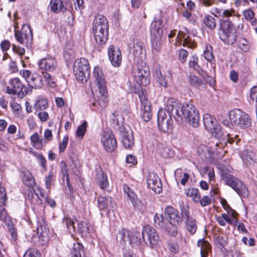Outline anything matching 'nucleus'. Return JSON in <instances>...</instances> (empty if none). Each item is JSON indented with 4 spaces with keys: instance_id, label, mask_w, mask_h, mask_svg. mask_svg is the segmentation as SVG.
Masks as SVG:
<instances>
[{
    "instance_id": "f257e3e1",
    "label": "nucleus",
    "mask_w": 257,
    "mask_h": 257,
    "mask_svg": "<svg viewBox=\"0 0 257 257\" xmlns=\"http://www.w3.org/2000/svg\"><path fill=\"white\" fill-rule=\"evenodd\" d=\"M184 119L186 120L189 124L194 127L199 126L200 120L199 113L192 104L189 103L184 104V108L179 116H177L176 121L179 124H181Z\"/></svg>"
},
{
    "instance_id": "f03ea898",
    "label": "nucleus",
    "mask_w": 257,
    "mask_h": 257,
    "mask_svg": "<svg viewBox=\"0 0 257 257\" xmlns=\"http://www.w3.org/2000/svg\"><path fill=\"white\" fill-rule=\"evenodd\" d=\"M95 81L97 84L101 97L92 103V105L96 106L99 104L101 107H105L107 103V91L106 87L105 78L102 71L98 66L95 67L93 72Z\"/></svg>"
},
{
    "instance_id": "7ed1b4c3",
    "label": "nucleus",
    "mask_w": 257,
    "mask_h": 257,
    "mask_svg": "<svg viewBox=\"0 0 257 257\" xmlns=\"http://www.w3.org/2000/svg\"><path fill=\"white\" fill-rule=\"evenodd\" d=\"M222 179L226 185L231 187L239 196L243 197L248 196L249 193L246 186L236 177L228 173H223Z\"/></svg>"
},
{
    "instance_id": "20e7f679",
    "label": "nucleus",
    "mask_w": 257,
    "mask_h": 257,
    "mask_svg": "<svg viewBox=\"0 0 257 257\" xmlns=\"http://www.w3.org/2000/svg\"><path fill=\"white\" fill-rule=\"evenodd\" d=\"M136 63L133 70L135 78L140 85H147L150 83L149 67L143 61Z\"/></svg>"
},
{
    "instance_id": "39448f33",
    "label": "nucleus",
    "mask_w": 257,
    "mask_h": 257,
    "mask_svg": "<svg viewBox=\"0 0 257 257\" xmlns=\"http://www.w3.org/2000/svg\"><path fill=\"white\" fill-rule=\"evenodd\" d=\"M74 71L77 80L81 82H86L90 74V66L88 60L81 58L75 61Z\"/></svg>"
},
{
    "instance_id": "423d86ee",
    "label": "nucleus",
    "mask_w": 257,
    "mask_h": 257,
    "mask_svg": "<svg viewBox=\"0 0 257 257\" xmlns=\"http://www.w3.org/2000/svg\"><path fill=\"white\" fill-rule=\"evenodd\" d=\"M228 115L232 124L237 125L242 128L248 127L250 125L249 116L239 109L230 110Z\"/></svg>"
},
{
    "instance_id": "0eeeda50",
    "label": "nucleus",
    "mask_w": 257,
    "mask_h": 257,
    "mask_svg": "<svg viewBox=\"0 0 257 257\" xmlns=\"http://www.w3.org/2000/svg\"><path fill=\"white\" fill-rule=\"evenodd\" d=\"M142 237L147 244L152 248H156L160 241L159 235L155 228L150 225L144 226L142 230Z\"/></svg>"
},
{
    "instance_id": "6e6552de",
    "label": "nucleus",
    "mask_w": 257,
    "mask_h": 257,
    "mask_svg": "<svg viewBox=\"0 0 257 257\" xmlns=\"http://www.w3.org/2000/svg\"><path fill=\"white\" fill-rule=\"evenodd\" d=\"M236 35L235 29L230 21L224 22L222 26V33L220 34V39L227 44H233L235 41Z\"/></svg>"
},
{
    "instance_id": "1a4fd4ad",
    "label": "nucleus",
    "mask_w": 257,
    "mask_h": 257,
    "mask_svg": "<svg viewBox=\"0 0 257 257\" xmlns=\"http://www.w3.org/2000/svg\"><path fill=\"white\" fill-rule=\"evenodd\" d=\"M173 121L170 113L166 109H160L158 112V124L159 129L165 133H169L173 127Z\"/></svg>"
},
{
    "instance_id": "9d476101",
    "label": "nucleus",
    "mask_w": 257,
    "mask_h": 257,
    "mask_svg": "<svg viewBox=\"0 0 257 257\" xmlns=\"http://www.w3.org/2000/svg\"><path fill=\"white\" fill-rule=\"evenodd\" d=\"M203 123L206 129L217 138L222 136L221 128L216 119L209 113L203 116Z\"/></svg>"
},
{
    "instance_id": "9b49d317",
    "label": "nucleus",
    "mask_w": 257,
    "mask_h": 257,
    "mask_svg": "<svg viewBox=\"0 0 257 257\" xmlns=\"http://www.w3.org/2000/svg\"><path fill=\"white\" fill-rule=\"evenodd\" d=\"M223 148L224 145L222 143H216L215 144L210 146L209 148L205 145H201L198 148L197 152L201 156L205 155L206 153L208 152L210 155H216L218 158H221L226 153V151H223Z\"/></svg>"
},
{
    "instance_id": "f8f14e48",
    "label": "nucleus",
    "mask_w": 257,
    "mask_h": 257,
    "mask_svg": "<svg viewBox=\"0 0 257 257\" xmlns=\"http://www.w3.org/2000/svg\"><path fill=\"white\" fill-rule=\"evenodd\" d=\"M15 37L21 44L31 43L33 40V34L30 26L24 24L21 31L15 30Z\"/></svg>"
},
{
    "instance_id": "ddd939ff",
    "label": "nucleus",
    "mask_w": 257,
    "mask_h": 257,
    "mask_svg": "<svg viewBox=\"0 0 257 257\" xmlns=\"http://www.w3.org/2000/svg\"><path fill=\"white\" fill-rule=\"evenodd\" d=\"M166 105L167 107L166 111L169 113L171 112V115L176 121L177 116H179V115H180L184 108V104H182L175 98L169 97L167 98Z\"/></svg>"
},
{
    "instance_id": "4468645a",
    "label": "nucleus",
    "mask_w": 257,
    "mask_h": 257,
    "mask_svg": "<svg viewBox=\"0 0 257 257\" xmlns=\"http://www.w3.org/2000/svg\"><path fill=\"white\" fill-rule=\"evenodd\" d=\"M101 142L107 152H111L117 147L116 140L111 132H104L101 134Z\"/></svg>"
},
{
    "instance_id": "2eb2a0df",
    "label": "nucleus",
    "mask_w": 257,
    "mask_h": 257,
    "mask_svg": "<svg viewBox=\"0 0 257 257\" xmlns=\"http://www.w3.org/2000/svg\"><path fill=\"white\" fill-rule=\"evenodd\" d=\"M123 191L127 195V202L129 203L130 201L135 209L140 211H143L144 209V205L142 202L138 199L137 195L130 187L124 185L123 186Z\"/></svg>"
},
{
    "instance_id": "dca6fc26",
    "label": "nucleus",
    "mask_w": 257,
    "mask_h": 257,
    "mask_svg": "<svg viewBox=\"0 0 257 257\" xmlns=\"http://www.w3.org/2000/svg\"><path fill=\"white\" fill-rule=\"evenodd\" d=\"M11 87H7V92L10 94L28 93L29 89L22 84L20 80L18 78L11 79L9 82Z\"/></svg>"
},
{
    "instance_id": "f3484780",
    "label": "nucleus",
    "mask_w": 257,
    "mask_h": 257,
    "mask_svg": "<svg viewBox=\"0 0 257 257\" xmlns=\"http://www.w3.org/2000/svg\"><path fill=\"white\" fill-rule=\"evenodd\" d=\"M97 205L100 210L105 212L113 211L115 206L114 200L109 196L104 195L98 197Z\"/></svg>"
},
{
    "instance_id": "a211bd4d",
    "label": "nucleus",
    "mask_w": 257,
    "mask_h": 257,
    "mask_svg": "<svg viewBox=\"0 0 257 257\" xmlns=\"http://www.w3.org/2000/svg\"><path fill=\"white\" fill-rule=\"evenodd\" d=\"M166 218L171 225H178L182 221V213L172 206H167L165 209Z\"/></svg>"
},
{
    "instance_id": "6ab92c4d",
    "label": "nucleus",
    "mask_w": 257,
    "mask_h": 257,
    "mask_svg": "<svg viewBox=\"0 0 257 257\" xmlns=\"http://www.w3.org/2000/svg\"><path fill=\"white\" fill-rule=\"evenodd\" d=\"M139 96L141 102V116L145 121H149L152 117L151 103L143 94H139Z\"/></svg>"
},
{
    "instance_id": "aec40b11",
    "label": "nucleus",
    "mask_w": 257,
    "mask_h": 257,
    "mask_svg": "<svg viewBox=\"0 0 257 257\" xmlns=\"http://www.w3.org/2000/svg\"><path fill=\"white\" fill-rule=\"evenodd\" d=\"M108 58L111 64L114 67H119L121 63L122 56L120 50L114 45H110L108 48Z\"/></svg>"
},
{
    "instance_id": "412c9836",
    "label": "nucleus",
    "mask_w": 257,
    "mask_h": 257,
    "mask_svg": "<svg viewBox=\"0 0 257 257\" xmlns=\"http://www.w3.org/2000/svg\"><path fill=\"white\" fill-rule=\"evenodd\" d=\"M93 32H108V23L103 15H98L95 17L92 26Z\"/></svg>"
},
{
    "instance_id": "4be33fe9",
    "label": "nucleus",
    "mask_w": 257,
    "mask_h": 257,
    "mask_svg": "<svg viewBox=\"0 0 257 257\" xmlns=\"http://www.w3.org/2000/svg\"><path fill=\"white\" fill-rule=\"evenodd\" d=\"M182 216L186 220V228L191 234H194L197 230V221L192 217L188 211V208L183 206L182 208Z\"/></svg>"
},
{
    "instance_id": "5701e85b",
    "label": "nucleus",
    "mask_w": 257,
    "mask_h": 257,
    "mask_svg": "<svg viewBox=\"0 0 257 257\" xmlns=\"http://www.w3.org/2000/svg\"><path fill=\"white\" fill-rule=\"evenodd\" d=\"M131 51L135 62L143 61L144 57V52L145 51L143 42L139 39H134L133 40V47Z\"/></svg>"
},
{
    "instance_id": "b1692460",
    "label": "nucleus",
    "mask_w": 257,
    "mask_h": 257,
    "mask_svg": "<svg viewBox=\"0 0 257 257\" xmlns=\"http://www.w3.org/2000/svg\"><path fill=\"white\" fill-rule=\"evenodd\" d=\"M147 185L149 188L157 193H160L162 190V183L159 177L154 173H150L147 178Z\"/></svg>"
},
{
    "instance_id": "393cba45",
    "label": "nucleus",
    "mask_w": 257,
    "mask_h": 257,
    "mask_svg": "<svg viewBox=\"0 0 257 257\" xmlns=\"http://www.w3.org/2000/svg\"><path fill=\"white\" fill-rule=\"evenodd\" d=\"M57 62L55 59L48 57L41 59L39 62V67L46 71H52L57 67Z\"/></svg>"
},
{
    "instance_id": "a878e982",
    "label": "nucleus",
    "mask_w": 257,
    "mask_h": 257,
    "mask_svg": "<svg viewBox=\"0 0 257 257\" xmlns=\"http://www.w3.org/2000/svg\"><path fill=\"white\" fill-rule=\"evenodd\" d=\"M163 21L161 20H157L155 18L151 25V36H162L163 33Z\"/></svg>"
},
{
    "instance_id": "bb28decb",
    "label": "nucleus",
    "mask_w": 257,
    "mask_h": 257,
    "mask_svg": "<svg viewBox=\"0 0 257 257\" xmlns=\"http://www.w3.org/2000/svg\"><path fill=\"white\" fill-rule=\"evenodd\" d=\"M122 144L125 148H131L134 145V137L131 130L122 132Z\"/></svg>"
},
{
    "instance_id": "cd10ccee",
    "label": "nucleus",
    "mask_w": 257,
    "mask_h": 257,
    "mask_svg": "<svg viewBox=\"0 0 257 257\" xmlns=\"http://www.w3.org/2000/svg\"><path fill=\"white\" fill-rule=\"evenodd\" d=\"M29 86L32 88L38 89L41 88L43 85L42 78L37 74H33L29 80H28Z\"/></svg>"
},
{
    "instance_id": "c85d7f7f",
    "label": "nucleus",
    "mask_w": 257,
    "mask_h": 257,
    "mask_svg": "<svg viewBox=\"0 0 257 257\" xmlns=\"http://www.w3.org/2000/svg\"><path fill=\"white\" fill-rule=\"evenodd\" d=\"M240 156L243 163L246 165L248 163L254 162L256 160L255 153L249 149L243 150L241 153Z\"/></svg>"
},
{
    "instance_id": "c756f323",
    "label": "nucleus",
    "mask_w": 257,
    "mask_h": 257,
    "mask_svg": "<svg viewBox=\"0 0 257 257\" xmlns=\"http://www.w3.org/2000/svg\"><path fill=\"white\" fill-rule=\"evenodd\" d=\"M77 230L83 236H87L92 231V226L85 221H81L77 225Z\"/></svg>"
},
{
    "instance_id": "7c9ffc66",
    "label": "nucleus",
    "mask_w": 257,
    "mask_h": 257,
    "mask_svg": "<svg viewBox=\"0 0 257 257\" xmlns=\"http://www.w3.org/2000/svg\"><path fill=\"white\" fill-rule=\"evenodd\" d=\"M157 151L164 158H171L174 155L173 150L162 144H158Z\"/></svg>"
},
{
    "instance_id": "2f4dec72",
    "label": "nucleus",
    "mask_w": 257,
    "mask_h": 257,
    "mask_svg": "<svg viewBox=\"0 0 257 257\" xmlns=\"http://www.w3.org/2000/svg\"><path fill=\"white\" fill-rule=\"evenodd\" d=\"M197 245L199 247H200V253L201 257H207L209 251L211 249V247L209 242L204 238H202L198 241Z\"/></svg>"
},
{
    "instance_id": "473e14b6",
    "label": "nucleus",
    "mask_w": 257,
    "mask_h": 257,
    "mask_svg": "<svg viewBox=\"0 0 257 257\" xmlns=\"http://www.w3.org/2000/svg\"><path fill=\"white\" fill-rule=\"evenodd\" d=\"M96 182L98 185L102 189H104L108 185L107 175L101 170L96 174Z\"/></svg>"
},
{
    "instance_id": "72a5a7b5",
    "label": "nucleus",
    "mask_w": 257,
    "mask_h": 257,
    "mask_svg": "<svg viewBox=\"0 0 257 257\" xmlns=\"http://www.w3.org/2000/svg\"><path fill=\"white\" fill-rule=\"evenodd\" d=\"M50 4L51 9L54 13H64L67 10L66 7L64 6L63 2L61 0H52Z\"/></svg>"
},
{
    "instance_id": "f704fd0d",
    "label": "nucleus",
    "mask_w": 257,
    "mask_h": 257,
    "mask_svg": "<svg viewBox=\"0 0 257 257\" xmlns=\"http://www.w3.org/2000/svg\"><path fill=\"white\" fill-rule=\"evenodd\" d=\"M83 248L81 243L79 242L74 243L71 249V257H82V253L84 251Z\"/></svg>"
},
{
    "instance_id": "c9c22d12",
    "label": "nucleus",
    "mask_w": 257,
    "mask_h": 257,
    "mask_svg": "<svg viewBox=\"0 0 257 257\" xmlns=\"http://www.w3.org/2000/svg\"><path fill=\"white\" fill-rule=\"evenodd\" d=\"M96 43L99 45L105 44L108 39V32H93Z\"/></svg>"
},
{
    "instance_id": "e433bc0d",
    "label": "nucleus",
    "mask_w": 257,
    "mask_h": 257,
    "mask_svg": "<svg viewBox=\"0 0 257 257\" xmlns=\"http://www.w3.org/2000/svg\"><path fill=\"white\" fill-rule=\"evenodd\" d=\"M23 181L25 184L29 187H33L35 185V180L31 172L29 171L24 173Z\"/></svg>"
},
{
    "instance_id": "4c0bfd02",
    "label": "nucleus",
    "mask_w": 257,
    "mask_h": 257,
    "mask_svg": "<svg viewBox=\"0 0 257 257\" xmlns=\"http://www.w3.org/2000/svg\"><path fill=\"white\" fill-rule=\"evenodd\" d=\"M156 77L157 81L163 86L166 87L168 86V80L170 79L169 74H164L160 70L156 71Z\"/></svg>"
},
{
    "instance_id": "58836bf2",
    "label": "nucleus",
    "mask_w": 257,
    "mask_h": 257,
    "mask_svg": "<svg viewBox=\"0 0 257 257\" xmlns=\"http://www.w3.org/2000/svg\"><path fill=\"white\" fill-rule=\"evenodd\" d=\"M130 235L128 230L125 228H122L118 231L116 235V238L117 240L123 244L127 241H128Z\"/></svg>"
},
{
    "instance_id": "ea45409f",
    "label": "nucleus",
    "mask_w": 257,
    "mask_h": 257,
    "mask_svg": "<svg viewBox=\"0 0 257 257\" xmlns=\"http://www.w3.org/2000/svg\"><path fill=\"white\" fill-rule=\"evenodd\" d=\"M203 23L210 30L214 29L216 26L215 19L210 15L206 16L203 18Z\"/></svg>"
},
{
    "instance_id": "a19ab883",
    "label": "nucleus",
    "mask_w": 257,
    "mask_h": 257,
    "mask_svg": "<svg viewBox=\"0 0 257 257\" xmlns=\"http://www.w3.org/2000/svg\"><path fill=\"white\" fill-rule=\"evenodd\" d=\"M161 37L162 36H151L152 47L157 52L160 51L161 49Z\"/></svg>"
},
{
    "instance_id": "79ce46f5",
    "label": "nucleus",
    "mask_w": 257,
    "mask_h": 257,
    "mask_svg": "<svg viewBox=\"0 0 257 257\" xmlns=\"http://www.w3.org/2000/svg\"><path fill=\"white\" fill-rule=\"evenodd\" d=\"M63 223L66 225L68 231L71 234L73 235L74 233L76 231L75 226L74 225V222L68 217H65L63 219Z\"/></svg>"
},
{
    "instance_id": "37998d69",
    "label": "nucleus",
    "mask_w": 257,
    "mask_h": 257,
    "mask_svg": "<svg viewBox=\"0 0 257 257\" xmlns=\"http://www.w3.org/2000/svg\"><path fill=\"white\" fill-rule=\"evenodd\" d=\"M37 233L40 237L41 236H44V234H47L48 228L45 222L43 220L39 221L37 223Z\"/></svg>"
},
{
    "instance_id": "c03bdc74",
    "label": "nucleus",
    "mask_w": 257,
    "mask_h": 257,
    "mask_svg": "<svg viewBox=\"0 0 257 257\" xmlns=\"http://www.w3.org/2000/svg\"><path fill=\"white\" fill-rule=\"evenodd\" d=\"M242 15L246 20L249 21L253 26L256 25V20L254 18L255 14L251 9H249L244 11L242 12Z\"/></svg>"
},
{
    "instance_id": "a18cd8bd",
    "label": "nucleus",
    "mask_w": 257,
    "mask_h": 257,
    "mask_svg": "<svg viewBox=\"0 0 257 257\" xmlns=\"http://www.w3.org/2000/svg\"><path fill=\"white\" fill-rule=\"evenodd\" d=\"M186 194L188 196L191 197L194 202L199 200L200 194L198 189L194 188L189 189L186 192Z\"/></svg>"
},
{
    "instance_id": "49530a36",
    "label": "nucleus",
    "mask_w": 257,
    "mask_h": 257,
    "mask_svg": "<svg viewBox=\"0 0 257 257\" xmlns=\"http://www.w3.org/2000/svg\"><path fill=\"white\" fill-rule=\"evenodd\" d=\"M32 154L35 156L38 161L41 167L45 170H47V161L45 157L41 153L37 152H32Z\"/></svg>"
},
{
    "instance_id": "de8ad7c7",
    "label": "nucleus",
    "mask_w": 257,
    "mask_h": 257,
    "mask_svg": "<svg viewBox=\"0 0 257 257\" xmlns=\"http://www.w3.org/2000/svg\"><path fill=\"white\" fill-rule=\"evenodd\" d=\"M128 241L132 245H138L141 241L140 233L137 231L132 232Z\"/></svg>"
},
{
    "instance_id": "09e8293b",
    "label": "nucleus",
    "mask_w": 257,
    "mask_h": 257,
    "mask_svg": "<svg viewBox=\"0 0 257 257\" xmlns=\"http://www.w3.org/2000/svg\"><path fill=\"white\" fill-rule=\"evenodd\" d=\"M0 220L6 224L12 221L6 208L3 206H0Z\"/></svg>"
},
{
    "instance_id": "8fccbe9b",
    "label": "nucleus",
    "mask_w": 257,
    "mask_h": 257,
    "mask_svg": "<svg viewBox=\"0 0 257 257\" xmlns=\"http://www.w3.org/2000/svg\"><path fill=\"white\" fill-rule=\"evenodd\" d=\"M198 58L196 55H192L189 61V66L197 72H199L201 69L198 64Z\"/></svg>"
},
{
    "instance_id": "3c124183",
    "label": "nucleus",
    "mask_w": 257,
    "mask_h": 257,
    "mask_svg": "<svg viewBox=\"0 0 257 257\" xmlns=\"http://www.w3.org/2000/svg\"><path fill=\"white\" fill-rule=\"evenodd\" d=\"M87 126V122L84 121L82 124L79 125L76 132V136L81 139L83 138L86 133Z\"/></svg>"
},
{
    "instance_id": "603ef678",
    "label": "nucleus",
    "mask_w": 257,
    "mask_h": 257,
    "mask_svg": "<svg viewBox=\"0 0 257 257\" xmlns=\"http://www.w3.org/2000/svg\"><path fill=\"white\" fill-rule=\"evenodd\" d=\"M189 81L192 86L195 87H198L202 85V80L195 75H190Z\"/></svg>"
},
{
    "instance_id": "864d4df0",
    "label": "nucleus",
    "mask_w": 257,
    "mask_h": 257,
    "mask_svg": "<svg viewBox=\"0 0 257 257\" xmlns=\"http://www.w3.org/2000/svg\"><path fill=\"white\" fill-rule=\"evenodd\" d=\"M177 54L178 55L179 59L182 64L185 63L187 61L188 57V52L184 49H180L177 51Z\"/></svg>"
},
{
    "instance_id": "5fc2aeb1",
    "label": "nucleus",
    "mask_w": 257,
    "mask_h": 257,
    "mask_svg": "<svg viewBox=\"0 0 257 257\" xmlns=\"http://www.w3.org/2000/svg\"><path fill=\"white\" fill-rule=\"evenodd\" d=\"M42 74L45 80L47 82L49 85L52 87H55L56 79L47 72H43Z\"/></svg>"
},
{
    "instance_id": "6e6d98bb",
    "label": "nucleus",
    "mask_w": 257,
    "mask_h": 257,
    "mask_svg": "<svg viewBox=\"0 0 257 257\" xmlns=\"http://www.w3.org/2000/svg\"><path fill=\"white\" fill-rule=\"evenodd\" d=\"M239 48L244 52H247L250 49L249 42L244 38H241L239 42Z\"/></svg>"
},
{
    "instance_id": "4d7b16f0",
    "label": "nucleus",
    "mask_w": 257,
    "mask_h": 257,
    "mask_svg": "<svg viewBox=\"0 0 257 257\" xmlns=\"http://www.w3.org/2000/svg\"><path fill=\"white\" fill-rule=\"evenodd\" d=\"M164 216L162 214L157 213L154 218V225L156 227H162L163 226Z\"/></svg>"
},
{
    "instance_id": "13d9d810",
    "label": "nucleus",
    "mask_w": 257,
    "mask_h": 257,
    "mask_svg": "<svg viewBox=\"0 0 257 257\" xmlns=\"http://www.w3.org/2000/svg\"><path fill=\"white\" fill-rule=\"evenodd\" d=\"M9 232L10 233L12 239L14 241H16L17 239V233L14 228V224L12 221H11L9 223L6 224Z\"/></svg>"
},
{
    "instance_id": "bf43d9fd",
    "label": "nucleus",
    "mask_w": 257,
    "mask_h": 257,
    "mask_svg": "<svg viewBox=\"0 0 257 257\" xmlns=\"http://www.w3.org/2000/svg\"><path fill=\"white\" fill-rule=\"evenodd\" d=\"M177 225H169L165 227L167 233L172 236H175L178 233Z\"/></svg>"
},
{
    "instance_id": "052dcab7",
    "label": "nucleus",
    "mask_w": 257,
    "mask_h": 257,
    "mask_svg": "<svg viewBox=\"0 0 257 257\" xmlns=\"http://www.w3.org/2000/svg\"><path fill=\"white\" fill-rule=\"evenodd\" d=\"M24 257H41V254L36 249L32 248L28 250Z\"/></svg>"
},
{
    "instance_id": "680f3d73",
    "label": "nucleus",
    "mask_w": 257,
    "mask_h": 257,
    "mask_svg": "<svg viewBox=\"0 0 257 257\" xmlns=\"http://www.w3.org/2000/svg\"><path fill=\"white\" fill-rule=\"evenodd\" d=\"M211 49L212 48L210 46H206V49L204 52V57L208 61H211L214 58Z\"/></svg>"
},
{
    "instance_id": "e2e57ef3",
    "label": "nucleus",
    "mask_w": 257,
    "mask_h": 257,
    "mask_svg": "<svg viewBox=\"0 0 257 257\" xmlns=\"http://www.w3.org/2000/svg\"><path fill=\"white\" fill-rule=\"evenodd\" d=\"M61 172L63 174V179H66L67 183L68 186H69V176L68 172V168L66 164H64V165L61 167Z\"/></svg>"
},
{
    "instance_id": "0e129e2a",
    "label": "nucleus",
    "mask_w": 257,
    "mask_h": 257,
    "mask_svg": "<svg viewBox=\"0 0 257 257\" xmlns=\"http://www.w3.org/2000/svg\"><path fill=\"white\" fill-rule=\"evenodd\" d=\"M196 202H199L202 206H205L211 203V199L208 196H204L202 199L200 197L199 200Z\"/></svg>"
},
{
    "instance_id": "69168bd1",
    "label": "nucleus",
    "mask_w": 257,
    "mask_h": 257,
    "mask_svg": "<svg viewBox=\"0 0 257 257\" xmlns=\"http://www.w3.org/2000/svg\"><path fill=\"white\" fill-rule=\"evenodd\" d=\"M30 139L31 142L35 144H40L42 145L43 144V141L42 139H40L39 135L37 133H34L31 136Z\"/></svg>"
},
{
    "instance_id": "338daca9",
    "label": "nucleus",
    "mask_w": 257,
    "mask_h": 257,
    "mask_svg": "<svg viewBox=\"0 0 257 257\" xmlns=\"http://www.w3.org/2000/svg\"><path fill=\"white\" fill-rule=\"evenodd\" d=\"M0 47L3 52H7L10 48V42L7 40H3L1 43Z\"/></svg>"
},
{
    "instance_id": "774afa93",
    "label": "nucleus",
    "mask_w": 257,
    "mask_h": 257,
    "mask_svg": "<svg viewBox=\"0 0 257 257\" xmlns=\"http://www.w3.org/2000/svg\"><path fill=\"white\" fill-rule=\"evenodd\" d=\"M250 97L253 101L255 100L257 102V86H253L251 88Z\"/></svg>"
}]
</instances>
